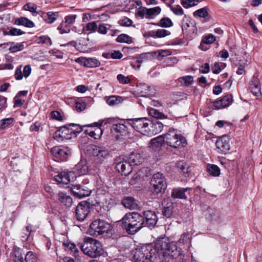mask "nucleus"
<instances>
[{"instance_id": "49530a36", "label": "nucleus", "mask_w": 262, "mask_h": 262, "mask_svg": "<svg viewBox=\"0 0 262 262\" xmlns=\"http://www.w3.org/2000/svg\"><path fill=\"white\" fill-rule=\"evenodd\" d=\"M208 11L206 7L200 9L193 12V15L194 17H199L202 18H205L208 16Z\"/></svg>"}, {"instance_id": "cd10ccee", "label": "nucleus", "mask_w": 262, "mask_h": 262, "mask_svg": "<svg viewBox=\"0 0 262 262\" xmlns=\"http://www.w3.org/2000/svg\"><path fill=\"white\" fill-rule=\"evenodd\" d=\"M14 24L18 26H24L28 28H33L34 27V23L25 17H21L16 19Z\"/></svg>"}, {"instance_id": "4468645a", "label": "nucleus", "mask_w": 262, "mask_h": 262, "mask_svg": "<svg viewBox=\"0 0 262 262\" xmlns=\"http://www.w3.org/2000/svg\"><path fill=\"white\" fill-rule=\"evenodd\" d=\"M91 205L86 201H82L78 204L75 210V215L78 221H82L84 220L89 212Z\"/></svg>"}, {"instance_id": "58836bf2", "label": "nucleus", "mask_w": 262, "mask_h": 262, "mask_svg": "<svg viewBox=\"0 0 262 262\" xmlns=\"http://www.w3.org/2000/svg\"><path fill=\"white\" fill-rule=\"evenodd\" d=\"M178 80L182 85L188 86L193 82V77L192 76L188 75L180 77Z\"/></svg>"}, {"instance_id": "f8f14e48", "label": "nucleus", "mask_w": 262, "mask_h": 262, "mask_svg": "<svg viewBox=\"0 0 262 262\" xmlns=\"http://www.w3.org/2000/svg\"><path fill=\"white\" fill-rule=\"evenodd\" d=\"M114 121V119L107 118L106 119L99 120L98 122L94 123L95 126L90 130L89 133V135L96 139H99L103 134V131L101 127L107 124H111Z\"/></svg>"}, {"instance_id": "1a4fd4ad", "label": "nucleus", "mask_w": 262, "mask_h": 262, "mask_svg": "<svg viewBox=\"0 0 262 262\" xmlns=\"http://www.w3.org/2000/svg\"><path fill=\"white\" fill-rule=\"evenodd\" d=\"M149 120L145 118L129 119L126 121L136 130L141 134L147 136Z\"/></svg>"}, {"instance_id": "4c0bfd02", "label": "nucleus", "mask_w": 262, "mask_h": 262, "mask_svg": "<svg viewBox=\"0 0 262 262\" xmlns=\"http://www.w3.org/2000/svg\"><path fill=\"white\" fill-rule=\"evenodd\" d=\"M177 166L180 170V172L184 174L188 173L190 171L189 167L184 161L178 162Z\"/></svg>"}, {"instance_id": "69168bd1", "label": "nucleus", "mask_w": 262, "mask_h": 262, "mask_svg": "<svg viewBox=\"0 0 262 262\" xmlns=\"http://www.w3.org/2000/svg\"><path fill=\"white\" fill-rule=\"evenodd\" d=\"M23 74L21 71V66H19L16 69L15 72V78L16 80H21L23 77Z\"/></svg>"}, {"instance_id": "052dcab7", "label": "nucleus", "mask_w": 262, "mask_h": 262, "mask_svg": "<svg viewBox=\"0 0 262 262\" xmlns=\"http://www.w3.org/2000/svg\"><path fill=\"white\" fill-rule=\"evenodd\" d=\"M25 34V32L20 29L15 28H12L9 30V35L11 36H19Z\"/></svg>"}, {"instance_id": "6e6552de", "label": "nucleus", "mask_w": 262, "mask_h": 262, "mask_svg": "<svg viewBox=\"0 0 262 262\" xmlns=\"http://www.w3.org/2000/svg\"><path fill=\"white\" fill-rule=\"evenodd\" d=\"M194 25V21L190 16H184L181 23V27L183 34L187 38L190 39L195 36L196 28Z\"/></svg>"}, {"instance_id": "5701e85b", "label": "nucleus", "mask_w": 262, "mask_h": 262, "mask_svg": "<svg viewBox=\"0 0 262 262\" xmlns=\"http://www.w3.org/2000/svg\"><path fill=\"white\" fill-rule=\"evenodd\" d=\"M163 210L162 213L166 217H170L173 212V204L169 198L164 199L162 202Z\"/></svg>"}, {"instance_id": "b1692460", "label": "nucleus", "mask_w": 262, "mask_h": 262, "mask_svg": "<svg viewBox=\"0 0 262 262\" xmlns=\"http://www.w3.org/2000/svg\"><path fill=\"white\" fill-rule=\"evenodd\" d=\"M129 124L126 123V121L124 123H117L113 124L112 129L116 133H120L122 136L126 135L128 133V126Z\"/></svg>"}, {"instance_id": "4d7b16f0", "label": "nucleus", "mask_w": 262, "mask_h": 262, "mask_svg": "<svg viewBox=\"0 0 262 262\" xmlns=\"http://www.w3.org/2000/svg\"><path fill=\"white\" fill-rule=\"evenodd\" d=\"M150 113L154 117L157 119H162L166 118V117L163 113L155 109H152Z\"/></svg>"}, {"instance_id": "338daca9", "label": "nucleus", "mask_w": 262, "mask_h": 262, "mask_svg": "<svg viewBox=\"0 0 262 262\" xmlns=\"http://www.w3.org/2000/svg\"><path fill=\"white\" fill-rule=\"evenodd\" d=\"M215 40V37L212 34H209L203 39V42L206 44L211 43Z\"/></svg>"}, {"instance_id": "c9c22d12", "label": "nucleus", "mask_w": 262, "mask_h": 262, "mask_svg": "<svg viewBox=\"0 0 262 262\" xmlns=\"http://www.w3.org/2000/svg\"><path fill=\"white\" fill-rule=\"evenodd\" d=\"M207 169L209 174L213 177H217L220 174V169L216 165L208 164Z\"/></svg>"}, {"instance_id": "0e129e2a", "label": "nucleus", "mask_w": 262, "mask_h": 262, "mask_svg": "<svg viewBox=\"0 0 262 262\" xmlns=\"http://www.w3.org/2000/svg\"><path fill=\"white\" fill-rule=\"evenodd\" d=\"M76 17V16L75 15H71L67 16L64 18V19H65L64 21L71 26L72 25H73L75 23Z\"/></svg>"}, {"instance_id": "a18cd8bd", "label": "nucleus", "mask_w": 262, "mask_h": 262, "mask_svg": "<svg viewBox=\"0 0 262 262\" xmlns=\"http://www.w3.org/2000/svg\"><path fill=\"white\" fill-rule=\"evenodd\" d=\"M70 27L64 21L58 27L57 29L59 31L60 34L68 33L70 32Z\"/></svg>"}, {"instance_id": "423d86ee", "label": "nucleus", "mask_w": 262, "mask_h": 262, "mask_svg": "<svg viewBox=\"0 0 262 262\" xmlns=\"http://www.w3.org/2000/svg\"><path fill=\"white\" fill-rule=\"evenodd\" d=\"M88 151L97 163H103L110 156L108 149L103 146L91 145L89 147Z\"/></svg>"}, {"instance_id": "13d9d810", "label": "nucleus", "mask_w": 262, "mask_h": 262, "mask_svg": "<svg viewBox=\"0 0 262 262\" xmlns=\"http://www.w3.org/2000/svg\"><path fill=\"white\" fill-rule=\"evenodd\" d=\"M208 212L209 213L208 219L211 220H214V219L216 220L219 217V213L215 210H214L212 209H209L208 210Z\"/></svg>"}, {"instance_id": "7ed1b4c3", "label": "nucleus", "mask_w": 262, "mask_h": 262, "mask_svg": "<svg viewBox=\"0 0 262 262\" xmlns=\"http://www.w3.org/2000/svg\"><path fill=\"white\" fill-rule=\"evenodd\" d=\"M144 218L138 213L133 212L126 213L121 220L116 222L117 228H122V229H141L144 226L143 225Z\"/></svg>"}, {"instance_id": "c756f323", "label": "nucleus", "mask_w": 262, "mask_h": 262, "mask_svg": "<svg viewBox=\"0 0 262 262\" xmlns=\"http://www.w3.org/2000/svg\"><path fill=\"white\" fill-rule=\"evenodd\" d=\"M58 200L62 204L68 207H70L73 203L72 198L62 192L58 193Z\"/></svg>"}, {"instance_id": "20e7f679", "label": "nucleus", "mask_w": 262, "mask_h": 262, "mask_svg": "<svg viewBox=\"0 0 262 262\" xmlns=\"http://www.w3.org/2000/svg\"><path fill=\"white\" fill-rule=\"evenodd\" d=\"M78 245L83 253L92 258L99 257L104 252L101 244L92 237H85L84 242L79 243Z\"/></svg>"}, {"instance_id": "9d476101", "label": "nucleus", "mask_w": 262, "mask_h": 262, "mask_svg": "<svg viewBox=\"0 0 262 262\" xmlns=\"http://www.w3.org/2000/svg\"><path fill=\"white\" fill-rule=\"evenodd\" d=\"M61 134L66 140L75 137L77 134L82 131V127L78 124L70 123L60 128Z\"/></svg>"}, {"instance_id": "72a5a7b5", "label": "nucleus", "mask_w": 262, "mask_h": 262, "mask_svg": "<svg viewBox=\"0 0 262 262\" xmlns=\"http://www.w3.org/2000/svg\"><path fill=\"white\" fill-rule=\"evenodd\" d=\"M89 234L94 236L103 235L108 237H112L113 230H89Z\"/></svg>"}, {"instance_id": "6e6d98bb", "label": "nucleus", "mask_w": 262, "mask_h": 262, "mask_svg": "<svg viewBox=\"0 0 262 262\" xmlns=\"http://www.w3.org/2000/svg\"><path fill=\"white\" fill-rule=\"evenodd\" d=\"M117 79L122 84H128L130 82V79L128 76H125L121 74L117 75Z\"/></svg>"}, {"instance_id": "7c9ffc66", "label": "nucleus", "mask_w": 262, "mask_h": 262, "mask_svg": "<svg viewBox=\"0 0 262 262\" xmlns=\"http://www.w3.org/2000/svg\"><path fill=\"white\" fill-rule=\"evenodd\" d=\"M98 25L96 21H92L88 23L85 27L83 28L82 33L84 34H89L97 31Z\"/></svg>"}, {"instance_id": "39448f33", "label": "nucleus", "mask_w": 262, "mask_h": 262, "mask_svg": "<svg viewBox=\"0 0 262 262\" xmlns=\"http://www.w3.org/2000/svg\"><path fill=\"white\" fill-rule=\"evenodd\" d=\"M165 143L173 148L185 147L187 143L186 139L174 129H170L164 134Z\"/></svg>"}, {"instance_id": "6ab92c4d", "label": "nucleus", "mask_w": 262, "mask_h": 262, "mask_svg": "<svg viewBox=\"0 0 262 262\" xmlns=\"http://www.w3.org/2000/svg\"><path fill=\"white\" fill-rule=\"evenodd\" d=\"M191 190V188L189 187L173 188L171 192V197L174 199H187V194L186 192L188 191L187 194H189L190 191Z\"/></svg>"}, {"instance_id": "a878e982", "label": "nucleus", "mask_w": 262, "mask_h": 262, "mask_svg": "<svg viewBox=\"0 0 262 262\" xmlns=\"http://www.w3.org/2000/svg\"><path fill=\"white\" fill-rule=\"evenodd\" d=\"M6 46H10L8 50L11 52H16L17 51H21L24 49V46L22 43H15L14 42H8L0 44V47Z\"/></svg>"}, {"instance_id": "603ef678", "label": "nucleus", "mask_w": 262, "mask_h": 262, "mask_svg": "<svg viewBox=\"0 0 262 262\" xmlns=\"http://www.w3.org/2000/svg\"><path fill=\"white\" fill-rule=\"evenodd\" d=\"M170 10L177 15H182L184 10L180 5H173L170 6Z\"/></svg>"}, {"instance_id": "412c9836", "label": "nucleus", "mask_w": 262, "mask_h": 262, "mask_svg": "<svg viewBox=\"0 0 262 262\" xmlns=\"http://www.w3.org/2000/svg\"><path fill=\"white\" fill-rule=\"evenodd\" d=\"M111 228L112 226L110 224L103 220H97L90 224L89 229H111Z\"/></svg>"}, {"instance_id": "a211bd4d", "label": "nucleus", "mask_w": 262, "mask_h": 262, "mask_svg": "<svg viewBox=\"0 0 262 262\" xmlns=\"http://www.w3.org/2000/svg\"><path fill=\"white\" fill-rule=\"evenodd\" d=\"M77 62L88 68L97 67L100 65V62L96 58L79 57L75 60Z\"/></svg>"}, {"instance_id": "79ce46f5", "label": "nucleus", "mask_w": 262, "mask_h": 262, "mask_svg": "<svg viewBox=\"0 0 262 262\" xmlns=\"http://www.w3.org/2000/svg\"><path fill=\"white\" fill-rule=\"evenodd\" d=\"M145 222L144 221V224L143 225L144 227H147L148 228H154L156 225L157 219L156 215H152V218H148V219H145Z\"/></svg>"}, {"instance_id": "473e14b6", "label": "nucleus", "mask_w": 262, "mask_h": 262, "mask_svg": "<svg viewBox=\"0 0 262 262\" xmlns=\"http://www.w3.org/2000/svg\"><path fill=\"white\" fill-rule=\"evenodd\" d=\"M112 25L108 24L101 23L98 25L97 31L101 34L105 35L107 34L108 30L113 31L112 29Z\"/></svg>"}, {"instance_id": "f257e3e1", "label": "nucleus", "mask_w": 262, "mask_h": 262, "mask_svg": "<svg viewBox=\"0 0 262 262\" xmlns=\"http://www.w3.org/2000/svg\"><path fill=\"white\" fill-rule=\"evenodd\" d=\"M155 249H156L157 259L159 255L169 256L172 258L179 259H181L183 257L174 242L168 243L162 239H159L155 243Z\"/></svg>"}, {"instance_id": "09e8293b", "label": "nucleus", "mask_w": 262, "mask_h": 262, "mask_svg": "<svg viewBox=\"0 0 262 262\" xmlns=\"http://www.w3.org/2000/svg\"><path fill=\"white\" fill-rule=\"evenodd\" d=\"M85 102L82 100H79L75 102V108L77 112H80L84 111L86 108Z\"/></svg>"}, {"instance_id": "a19ab883", "label": "nucleus", "mask_w": 262, "mask_h": 262, "mask_svg": "<svg viewBox=\"0 0 262 262\" xmlns=\"http://www.w3.org/2000/svg\"><path fill=\"white\" fill-rule=\"evenodd\" d=\"M158 25L163 28H168L173 26V23L169 18L163 17L159 21Z\"/></svg>"}, {"instance_id": "f03ea898", "label": "nucleus", "mask_w": 262, "mask_h": 262, "mask_svg": "<svg viewBox=\"0 0 262 262\" xmlns=\"http://www.w3.org/2000/svg\"><path fill=\"white\" fill-rule=\"evenodd\" d=\"M156 251L151 244L138 247L132 253L133 260L135 262H158Z\"/></svg>"}, {"instance_id": "c85d7f7f", "label": "nucleus", "mask_w": 262, "mask_h": 262, "mask_svg": "<svg viewBox=\"0 0 262 262\" xmlns=\"http://www.w3.org/2000/svg\"><path fill=\"white\" fill-rule=\"evenodd\" d=\"M128 161L131 165H137L142 163L143 159L140 154L133 153L129 157Z\"/></svg>"}, {"instance_id": "de8ad7c7", "label": "nucleus", "mask_w": 262, "mask_h": 262, "mask_svg": "<svg viewBox=\"0 0 262 262\" xmlns=\"http://www.w3.org/2000/svg\"><path fill=\"white\" fill-rule=\"evenodd\" d=\"M161 8L159 7H155L152 8H147V16H146V18H149L152 15H156L159 14L161 12Z\"/></svg>"}, {"instance_id": "e433bc0d", "label": "nucleus", "mask_w": 262, "mask_h": 262, "mask_svg": "<svg viewBox=\"0 0 262 262\" xmlns=\"http://www.w3.org/2000/svg\"><path fill=\"white\" fill-rule=\"evenodd\" d=\"M116 41L120 43L130 44L133 42L132 38L126 34H121L116 38Z\"/></svg>"}, {"instance_id": "3c124183", "label": "nucleus", "mask_w": 262, "mask_h": 262, "mask_svg": "<svg viewBox=\"0 0 262 262\" xmlns=\"http://www.w3.org/2000/svg\"><path fill=\"white\" fill-rule=\"evenodd\" d=\"M165 142L164 134L156 138L153 139L151 141L152 145L158 147L161 146L162 144V142Z\"/></svg>"}, {"instance_id": "9b49d317", "label": "nucleus", "mask_w": 262, "mask_h": 262, "mask_svg": "<svg viewBox=\"0 0 262 262\" xmlns=\"http://www.w3.org/2000/svg\"><path fill=\"white\" fill-rule=\"evenodd\" d=\"M50 152L57 161H67L71 154V149L68 147L62 145L52 147Z\"/></svg>"}, {"instance_id": "393cba45", "label": "nucleus", "mask_w": 262, "mask_h": 262, "mask_svg": "<svg viewBox=\"0 0 262 262\" xmlns=\"http://www.w3.org/2000/svg\"><path fill=\"white\" fill-rule=\"evenodd\" d=\"M70 173L68 171H61L55 177V180L59 183L68 184L70 181Z\"/></svg>"}, {"instance_id": "ea45409f", "label": "nucleus", "mask_w": 262, "mask_h": 262, "mask_svg": "<svg viewBox=\"0 0 262 262\" xmlns=\"http://www.w3.org/2000/svg\"><path fill=\"white\" fill-rule=\"evenodd\" d=\"M14 122V118H5L0 120V129L3 130L8 127Z\"/></svg>"}, {"instance_id": "bb28decb", "label": "nucleus", "mask_w": 262, "mask_h": 262, "mask_svg": "<svg viewBox=\"0 0 262 262\" xmlns=\"http://www.w3.org/2000/svg\"><path fill=\"white\" fill-rule=\"evenodd\" d=\"M75 170L80 175H84L88 172V166L85 160H81L78 162L74 167Z\"/></svg>"}, {"instance_id": "774afa93", "label": "nucleus", "mask_w": 262, "mask_h": 262, "mask_svg": "<svg viewBox=\"0 0 262 262\" xmlns=\"http://www.w3.org/2000/svg\"><path fill=\"white\" fill-rule=\"evenodd\" d=\"M147 8L145 7L141 8L137 12V15L143 18L144 16H147Z\"/></svg>"}, {"instance_id": "4be33fe9", "label": "nucleus", "mask_w": 262, "mask_h": 262, "mask_svg": "<svg viewBox=\"0 0 262 262\" xmlns=\"http://www.w3.org/2000/svg\"><path fill=\"white\" fill-rule=\"evenodd\" d=\"M122 204L126 208L130 210L138 209V201L132 196H125L122 200Z\"/></svg>"}, {"instance_id": "37998d69", "label": "nucleus", "mask_w": 262, "mask_h": 262, "mask_svg": "<svg viewBox=\"0 0 262 262\" xmlns=\"http://www.w3.org/2000/svg\"><path fill=\"white\" fill-rule=\"evenodd\" d=\"M24 9L31 12L34 16L37 14V5L34 3H28L24 6Z\"/></svg>"}, {"instance_id": "8fccbe9b", "label": "nucleus", "mask_w": 262, "mask_h": 262, "mask_svg": "<svg viewBox=\"0 0 262 262\" xmlns=\"http://www.w3.org/2000/svg\"><path fill=\"white\" fill-rule=\"evenodd\" d=\"M224 107L229 106L232 102V96L227 95L221 99Z\"/></svg>"}, {"instance_id": "f3484780", "label": "nucleus", "mask_w": 262, "mask_h": 262, "mask_svg": "<svg viewBox=\"0 0 262 262\" xmlns=\"http://www.w3.org/2000/svg\"><path fill=\"white\" fill-rule=\"evenodd\" d=\"M148 133L147 136H152L161 132L163 127L162 123L156 120L155 122H150L149 120Z\"/></svg>"}, {"instance_id": "ddd939ff", "label": "nucleus", "mask_w": 262, "mask_h": 262, "mask_svg": "<svg viewBox=\"0 0 262 262\" xmlns=\"http://www.w3.org/2000/svg\"><path fill=\"white\" fill-rule=\"evenodd\" d=\"M116 167L119 172L125 176L128 175L132 171L131 164L129 161L125 160L121 157L115 159Z\"/></svg>"}, {"instance_id": "aec40b11", "label": "nucleus", "mask_w": 262, "mask_h": 262, "mask_svg": "<svg viewBox=\"0 0 262 262\" xmlns=\"http://www.w3.org/2000/svg\"><path fill=\"white\" fill-rule=\"evenodd\" d=\"M249 88L251 93L255 96L261 95L259 81L257 77L253 76L250 81Z\"/></svg>"}, {"instance_id": "0eeeda50", "label": "nucleus", "mask_w": 262, "mask_h": 262, "mask_svg": "<svg viewBox=\"0 0 262 262\" xmlns=\"http://www.w3.org/2000/svg\"><path fill=\"white\" fill-rule=\"evenodd\" d=\"M150 184L156 193H163L167 188V182L164 175L160 172L154 174L151 179Z\"/></svg>"}, {"instance_id": "c03bdc74", "label": "nucleus", "mask_w": 262, "mask_h": 262, "mask_svg": "<svg viewBox=\"0 0 262 262\" xmlns=\"http://www.w3.org/2000/svg\"><path fill=\"white\" fill-rule=\"evenodd\" d=\"M226 63L223 62H215L212 68V72L214 74H219L222 70L225 68Z\"/></svg>"}, {"instance_id": "864d4df0", "label": "nucleus", "mask_w": 262, "mask_h": 262, "mask_svg": "<svg viewBox=\"0 0 262 262\" xmlns=\"http://www.w3.org/2000/svg\"><path fill=\"white\" fill-rule=\"evenodd\" d=\"M25 260L26 262H37V259L33 252L29 251L26 255Z\"/></svg>"}, {"instance_id": "5fc2aeb1", "label": "nucleus", "mask_w": 262, "mask_h": 262, "mask_svg": "<svg viewBox=\"0 0 262 262\" xmlns=\"http://www.w3.org/2000/svg\"><path fill=\"white\" fill-rule=\"evenodd\" d=\"M198 3L199 1L198 0H183L181 2V4L185 8H188L196 5Z\"/></svg>"}, {"instance_id": "e2e57ef3", "label": "nucleus", "mask_w": 262, "mask_h": 262, "mask_svg": "<svg viewBox=\"0 0 262 262\" xmlns=\"http://www.w3.org/2000/svg\"><path fill=\"white\" fill-rule=\"evenodd\" d=\"M131 19L127 17H124L119 21V24L122 26L129 27L132 24Z\"/></svg>"}, {"instance_id": "bf43d9fd", "label": "nucleus", "mask_w": 262, "mask_h": 262, "mask_svg": "<svg viewBox=\"0 0 262 262\" xmlns=\"http://www.w3.org/2000/svg\"><path fill=\"white\" fill-rule=\"evenodd\" d=\"M169 34L170 32L165 29H158L156 32V37L158 38L164 37Z\"/></svg>"}, {"instance_id": "f704fd0d", "label": "nucleus", "mask_w": 262, "mask_h": 262, "mask_svg": "<svg viewBox=\"0 0 262 262\" xmlns=\"http://www.w3.org/2000/svg\"><path fill=\"white\" fill-rule=\"evenodd\" d=\"M106 103L110 106H114L117 105L121 103L122 98L121 97L116 96H111L108 97H105Z\"/></svg>"}, {"instance_id": "2f4dec72", "label": "nucleus", "mask_w": 262, "mask_h": 262, "mask_svg": "<svg viewBox=\"0 0 262 262\" xmlns=\"http://www.w3.org/2000/svg\"><path fill=\"white\" fill-rule=\"evenodd\" d=\"M57 12H48V13H43L42 17L47 23L52 24L57 19Z\"/></svg>"}, {"instance_id": "dca6fc26", "label": "nucleus", "mask_w": 262, "mask_h": 262, "mask_svg": "<svg viewBox=\"0 0 262 262\" xmlns=\"http://www.w3.org/2000/svg\"><path fill=\"white\" fill-rule=\"evenodd\" d=\"M215 145L218 152L221 154H226L230 149L228 139L225 137H222L217 140Z\"/></svg>"}, {"instance_id": "2eb2a0df", "label": "nucleus", "mask_w": 262, "mask_h": 262, "mask_svg": "<svg viewBox=\"0 0 262 262\" xmlns=\"http://www.w3.org/2000/svg\"><path fill=\"white\" fill-rule=\"evenodd\" d=\"M71 191L73 195L78 198H83L88 196L91 193V190L84 185H73Z\"/></svg>"}, {"instance_id": "680f3d73", "label": "nucleus", "mask_w": 262, "mask_h": 262, "mask_svg": "<svg viewBox=\"0 0 262 262\" xmlns=\"http://www.w3.org/2000/svg\"><path fill=\"white\" fill-rule=\"evenodd\" d=\"M53 138L58 142H61L64 140L62 134H61V130L60 128L54 133Z\"/></svg>"}]
</instances>
